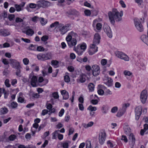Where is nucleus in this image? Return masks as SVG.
I'll list each match as a JSON object with an SVG mask.
<instances>
[{
	"label": "nucleus",
	"mask_w": 148,
	"mask_h": 148,
	"mask_svg": "<svg viewBox=\"0 0 148 148\" xmlns=\"http://www.w3.org/2000/svg\"><path fill=\"white\" fill-rule=\"evenodd\" d=\"M97 109L96 107L92 106L91 105H90L87 108V110L90 112L95 111Z\"/></svg>",
	"instance_id": "nucleus-37"
},
{
	"label": "nucleus",
	"mask_w": 148,
	"mask_h": 148,
	"mask_svg": "<svg viewBox=\"0 0 148 148\" xmlns=\"http://www.w3.org/2000/svg\"><path fill=\"white\" fill-rule=\"evenodd\" d=\"M96 45L94 44L90 45V48L88 51L89 55H92L98 51V47L96 46Z\"/></svg>",
	"instance_id": "nucleus-14"
},
{
	"label": "nucleus",
	"mask_w": 148,
	"mask_h": 148,
	"mask_svg": "<svg viewBox=\"0 0 148 148\" xmlns=\"http://www.w3.org/2000/svg\"><path fill=\"white\" fill-rule=\"evenodd\" d=\"M94 123L92 121L89 122L87 124H84L83 126L85 128H87L89 127H90L93 125Z\"/></svg>",
	"instance_id": "nucleus-32"
},
{
	"label": "nucleus",
	"mask_w": 148,
	"mask_h": 148,
	"mask_svg": "<svg viewBox=\"0 0 148 148\" xmlns=\"http://www.w3.org/2000/svg\"><path fill=\"white\" fill-rule=\"evenodd\" d=\"M10 34L9 30L5 29H0V36H6L10 35Z\"/></svg>",
	"instance_id": "nucleus-17"
},
{
	"label": "nucleus",
	"mask_w": 148,
	"mask_h": 148,
	"mask_svg": "<svg viewBox=\"0 0 148 148\" xmlns=\"http://www.w3.org/2000/svg\"><path fill=\"white\" fill-rule=\"evenodd\" d=\"M101 37L99 34L98 33H96L94 36L93 40V44L95 45H98L100 42Z\"/></svg>",
	"instance_id": "nucleus-15"
},
{
	"label": "nucleus",
	"mask_w": 148,
	"mask_h": 148,
	"mask_svg": "<svg viewBox=\"0 0 148 148\" xmlns=\"http://www.w3.org/2000/svg\"><path fill=\"white\" fill-rule=\"evenodd\" d=\"M18 106V103L15 101H13L10 104V106L13 108H16Z\"/></svg>",
	"instance_id": "nucleus-40"
},
{
	"label": "nucleus",
	"mask_w": 148,
	"mask_h": 148,
	"mask_svg": "<svg viewBox=\"0 0 148 148\" xmlns=\"http://www.w3.org/2000/svg\"><path fill=\"white\" fill-rule=\"evenodd\" d=\"M67 13L69 15H73L75 17L77 16L79 14V12L74 9L69 10L67 12Z\"/></svg>",
	"instance_id": "nucleus-19"
},
{
	"label": "nucleus",
	"mask_w": 148,
	"mask_h": 148,
	"mask_svg": "<svg viewBox=\"0 0 148 148\" xmlns=\"http://www.w3.org/2000/svg\"><path fill=\"white\" fill-rule=\"evenodd\" d=\"M21 68H19L16 69V74L17 76L19 77H21Z\"/></svg>",
	"instance_id": "nucleus-44"
},
{
	"label": "nucleus",
	"mask_w": 148,
	"mask_h": 148,
	"mask_svg": "<svg viewBox=\"0 0 148 148\" xmlns=\"http://www.w3.org/2000/svg\"><path fill=\"white\" fill-rule=\"evenodd\" d=\"M102 25L101 23H97L96 25V28L98 31H100L102 28Z\"/></svg>",
	"instance_id": "nucleus-42"
},
{
	"label": "nucleus",
	"mask_w": 148,
	"mask_h": 148,
	"mask_svg": "<svg viewBox=\"0 0 148 148\" xmlns=\"http://www.w3.org/2000/svg\"><path fill=\"white\" fill-rule=\"evenodd\" d=\"M10 81L8 79H5V86L8 88L10 87L11 85L10 84Z\"/></svg>",
	"instance_id": "nucleus-50"
},
{
	"label": "nucleus",
	"mask_w": 148,
	"mask_h": 148,
	"mask_svg": "<svg viewBox=\"0 0 148 148\" xmlns=\"http://www.w3.org/2000/svg\"><path fill=\"white\" fill-rule=\"evenodd\" d=\"M23 21V19L19 17H16V18L15 22L17 23L22 22Z\"/></svg>",
	"instance_id": "nucleus-62"
},
{
	"label": "nucleus",
	"mask_w": 148,
	"mask_h": 148,
	"mask_svg": "<svg viewBox=\"0 0 148 148\" xmlns=\"http://www.w3.org/2000/svg\"><path fill=\"white\" fill-rule=\"evenodd\" d=\"M59 130H56L52 134V139H56L57 138V136L59 134Z\"/></svg>",
	"instance_id": "nucleus-29"
},
{
	"label": "nucleus",
	"mask_w": 148,
	"mask_h": 148,
	"mask_svg": "<svg viewBox=\"0 0 148 148\" xmlns=\"http://www.w3.org/2000/svg\"><path fill=\"white\" fill-rule=\"evenodd\" d=\"M142 107L141 106L137 107L135 110V119L137 121L138 120L142 113Z\"/></svg>",
	"instance_id": "nucleus-9"
},
{
	"label": "nucleus",
	"mask_w": 148,
	"mask_h": 148,
	"mask_svg": "<svg viewBox=\"0 0 148 148\" xmlns=\"http://www.w3.org/2000/svg\"><path fill=\"white\" fill-rule=\"evenodd\" d=\"M52 55L50 52L44 53H40L37 55V57L39 60L44 61L50 60L52 58Z\"/></svg>",
	"instance_id": "nucleus-3"
},
{
	"label": "nucleus",
	"mask_w": 148,
	"mask_h": 148,
	"mask_svg": "<svg viewBox=\"0 0 148 148\" xmlns=\"http://www.w3.org/2000/svg\"><path fill=\"white\" fill-rule=\"evenodd\" d=\"M77 47L80 48V49H82L85 51L86 48V45L85 43H82V44H79L77 45Z\"/></svg>",
	"instance_id": "nucleus-26"
},
{
	"label": "nucleus",
	"mask_w": 148,
	"mask_h": 148,
	"mask_svg": "<svg viewBox=\"0 0 148 148\" xmlns=\"http://www.w3.org/2000/svg\"><path fill=\"white\" fill-rule=\"evenodd\" d=\"M61 93L63 96V99L66 100L68 99L69 97V95L68 92L65 90H62Z\"/></svg>",
	"instance_id": "nucleus-22"
},
{
	"label": "nucleus",
	"mask_w": 148,
	"mask_h": 148,
	"mask_svg": "<svg viewBox=\"0 0 148 148\" xmlns=\"http://www.w3.org/2000/svg\"><path fill=\"white\" fill-rule=\"evenodd\" d=\"M129 139L131 140L132 143L133 144H134L135 141V138L134 135L133 133H131L129 137Z\"/></svg>",
	"instance_id": "nucleus-30"
},
{
	"label": "nucleus",
	"mask_w": 148,
	"mask_h": 148,
	"mask_svg": "<svg viewBox=\"0 0 148 148\" xmlns=\"http://www.w3.org/2000/svg\"><path fill=\"white\" fill-rule=\"evenodd\" d=\"M118 108L116 106H115L112 108L111 110V112L112 113H114L116 112L118 110Z\"/></svg>",
	"instance_id": "nucleus-59"
},
{
	"label": "nucleus",
	"mask_w": 148,
	"mask_h": 148,
	"mask_svg": "<svg viewBox=\"0 0 148 148\" xmlns=\"http://www.w3.org/2000/svg\"><path fill=\"white\" fill-rule=\"evenodd\" d=\"M107 145L108 146V147H110V148H112L114 147L113 143L111 142V141L110 140H109L107 141Z\"/></svg>",
	"instance_id": "nucleus-54"
},
{
	"label": "nucleus",
	"mask_w": 148,
	"mask_h": 148,
	"mask_svg": "<svg viewBox=\"0 0 148 148\" xmlns=\"http://www.w3.org/2000/svg\"><path fill=\"white\" fill-rule=\"evenodd\" d=\"M113 80L111 78H108L107 81L105 84L108 86H111L112 85Z\"/></svg>",
	"instance_id": "nucleus-31"
},
{
	"label": "nucleus",
	"mask_w": 148,
	"mask_h": 148,
	"mask_svg": "<svg viewBox=\"0 0 148 148\" xmlns=\"http://www.w3.org/2000/svg\"><path fill=\"white\" fill-rule=\"evenodd\" d=\"M134 20L136 28L139 32H142L143 30V27L139 20L135 18H134Z\"/></svg>",
	"instance_id": "nucleus-6"
},
{
	"label": "nucleus",
	"mask_w": 148,
	"mask_h": 148,
	"mask_svg": "<svg viewBox=\"0 0 148 148\" xmlns=\"http://www.w3.org/2000/svg\"><path fill=\"white\" fill-rule=\"evenodd\" d=\"M29 28V27H25V29L26 30L23 31V32L27 35L31 36L34 34V32L33 29Z\"/></svg>",
	"instance_id": "nucleus-16"
},
{
	"label": "nucleus",
	"mask_w": 148,
	"mask_h": 148,
	"mask_svg": "<svg viewBox=\"0 0 148 148\" xmlns=\"http://www.w3.org/2000/svg\"><path fill=\"white\" fill-rule=\"evenodd\" d=\"M61 146L63 148H68L69 146V143L67 142H64L62 144Z\"/></svg>",
	"instance_id": "nucleus-52"
},
{
	"label": "nucleus",
	"mask_w": 148,
	"mask_h": 148,
	"mask_svg": "<svg viewBox=\"0 0 148 148\" xmlns=\"http://www.w3.org/2000/svg\"><path fill=\"white\" fill-rule=\"evenodd\" d=\"M47 108L50 110L52 108V105L50 103H47L46 105Z\"/></svg>",
	"instance_id": "nucleus-61"
},
{
	"label": "nucleus",
	"mask_w": 148,
	"mask_h": 148,
	"mask_svg": "<svg viewBox=\"0 0 148 148\" xmlns=\"http://www.w3.org/2000/svg\"><path fill=\"white\" fill-rule=\"evenodd\" d=\"M37 6V4H36L34 3H30L29 5V7L30 8H36Z\"/></svg>",
	"instance_id": "nucleus-60"
},
{
	"label": "nucleus",
	"mask_w": 148,
	"mask_h": 148,
	"mask_svg": "<svg viewBox=\"0 0 148 148\" xmlns=\"http://www.w3.org/2000/svg\"><path fill=\"white\" fill-rule=\"evenodd\" d=\"M107 62V60L105 59H102L101 61V64L103 66H104L106 65Z\"/></svg>",
	"instance_id": "nucleus-56"
},
{
	"label": "nucleus",
	"mask_w": 148,
	"mask_h": 148,
	"mask_svg": "<svg viewBox=\"0 0 148 148\" xmlns=\"http://www.w3.org/2000/svg\"><path fill=\"white\" fill-rule=\"evenodd\" d=\"M88 88L90 92H92L94 90L95 85L93 83H91L88 84Z\"/></svg>",
	"instance_id": "nucleus-27"
},
{
	"label": "nucleus",
	"mask_w": 148,
	"mask_h": 148,
	"mask_svg": "<svg viewBox=\"0 0 148 148\" xmlns=\"http://www.w3.org/2000/svg\"><path fill=\"white\" fill-rule=\"evenodd\" d=\"M36 50L38 51H44L45 48L41 46H37Z\"/></svg>",
	"instance_id": "nucleus-46"
},
{
	"label": "nucleus",
	"mask_w": 148,
	"mask_h": 148,
	"mask_svg": "<svg viewBox=\"0 0 148 148\" xmlns=\"http://www.w3.org/2000/svg\"><path fill=\"white\" fill-rule=\"evenodd\" d=\"M37 46L36 45H34L33 44H31L29 47L28 48L30 50L36 51Z\"/></svg>",
	"instance_id": "nucleus-36"
},
{
	"label": "nucleus",
	"mask_w": 148,
	"mask_h": 148,
	"mask_svg": "<svg viewBox=\"0 0 148 148\" xmlns=\"http://www.w3.org/2000/svg\"><path fill=\"white\" fill-rule=\"evenodd\" d=\"M77 36V34L73 31H71L68 33L66 37V40L69 48L75 47L77 42L76 38Z\"/></svg>",
	"instance_id": "nucleus-2"
},
{
	"label": "nucleus",
	"mask_w": 148,
	"mask_h": 148,
	"mask_svg": "<svg viewBox=\"0 0 148 148\" xmlns=\"http://www.w3.org/2000/svg\"><path fill=\"white\" fill-rule=\"evenodd\" d=\"M49 37L47 35H44L41 38V40L42 41L45 42V44H46L47 43V41Z\"/></svg>",
	"instance_id": "nucleus-35"
},
{
	"label": "nucleus",
	"mask_w": 148,
	"mask_h": 148,
	"mask_svg": "<svg viewBox=\"0 0 148 148\" xmlns=\"http://www.w3.org/2000/svg\"><path fill=\"white\" fill-rule=\"evenodd\" d=\"M15 18L14 14H10L8 16V18L10 21H12L14 20Z\"/></svg>",
	"instance_id": "nucleus-57"
},
{
	"label": "nucleus",
	"mask_w": 148,
	"mask_h": 148,
	"mask_svg": "<svg viewBox=\"0 0 148 148\" xmlns=\"http://www.w3.org/2000/svg\"><path fill=\"white\" fill-rule=\"evenodd\" d=\"M64 112V110L63 108H62L61 109L59 112L58 115L60 117H62L63 115Z\"/></svg>",
	"instance_id": "nucleus-58"
},
{
	"label": "nucleus",
	"mask_w": 148,
	"mask_h": 148,
	"mask_svg": "<svg viewBox=\"0 0 148 148\" xmlns=\"http://www.w3.org/2000/svg\"><path fill=\"white\" fill-rule=\"evenodd\" d=\"M130 105L129 103H124L123 104L122 106V109L121 110L125 112L127 108V107H129Z\"/></svg>",
	"instance_id": "nucleus-33"
},
{
	"label": "nucleus",
	"mask_w": 148,
	"mask_h": 148,
	"mask_svg": "<svg viewBox=\"0 0 148 148\" xmlns=\"http://www.w3.org/2000/svg\"><path fill=\"white\" fill-rule=\"evenodd\" d=\"M43 81L44 82H45V83L43 84H42L40 85V86H42L46 85L48 83V80L47 79H44L43 77L42 76H40L38 77V82L39 83H41Z\"/></svg>",
	"instance_id": "nucleus-21"
},
{
	"label": "nucleus",
	"mask_w": 148,
	"mask_h": 148,
	"mask_svg": "<svg viewBox=\"0 0 148 148\" xmlns=\"http://www.w3.org/2000/svg\"><path fill=\"white\" fill-rule=\"evenodd\" d=\"M84 13L86 16H89L91 15V12L90 10L88 9H86L84 10Z\"/></svg>",
	"instance_id": "nucleus-47"
},
{
	"label": "nucleus",
	"mask_w": 148,
	"mask_h": 148,
	"mask_svg": "<svg viewBox=\"0 0 148 148\" xmlns=\"http://www.w3.org/2000/svg\"><path fill=\"white\" fill-rule=\"evenodd\" d=\"M39 18L37 16H35L32 18V21L34 22H36L38 20V19H39Z\"/></svg>",
	"instance_id": "nucleus-63"
},
{
	"label": "nucleus",
	"mask_w": 148,
	"mask_h": 148,
	"mask_svg": "<svg viewBox=\"0 0 148 148\" xmlns=\"http://www.w3.org/2000/svg\"><path fill=\"white\" fill-rule=\"evenodd\" d=\"M17 101L18 102L21 103H25L26 102V100L25 99L20 96L18 98Z\"/></svg>",
	"instance_id": "nucleus-34"
},
{
	"label": "nucleus",
	"mask_w": 148,
	"mask_h": 148,
	"mask_svg": "<svg viewBox=\"0 0 148 148\" xmlns=\"http://www.w3.org/2000/svg\"><path fill=\"white\" fill-rule=\"evenodd\" d=\"M104 31L106 32L107 36L110 38L112 37V34L110 27L109 26L106 27L104 29Z\"/></svg>",
	"instance_id": "nucleus-18"
},
{
	"label": "nucleus",
	"mask_w": 148,
	"mask_h": 148,
	"mask_svg": "<svg viewBox=\"0 0 148 148\" xmlns=\"http://www.w3.org/2000/svg\"><path fill=\"white\" fill-rule=\"evenodd\" d=\"M52 95L53 97L55 99H57L59 97V96L57 92H55L53 93Z\"/></svg>",
	"instance_id": "nucleus-55"
},
{
	"label": "nucleus",
	"mask_w": 148,
	"mask_h": 148,
	"mask_svg": "<svg viewBox=\"0 0 148 148\" xmlns=\"http://www.w3.org/2000/svg\"><path fill=\"white\" fill-rule=\"evenodd\" d=\"M23 64L25 65H27L29 63V59L26 58H24L23 59Z\"/></svg>",
	"instance_id": "nucleus-51"
},
{
	"label": "nucleus",
	"mask_w": 148,
	"mask_h": 148,
	"mask_svg": "<svg viewBox=\"0 0 148 148\" xmlns=\"http://www.w3.org/2000/svg\"><path fill=\"white\" fill-rule=\"evenodd\" d=\"M106 138V134L104 130H102L99 133V142L101 145L104 143Z\"/></svg>",
	"instance_id": "nucleus-5"
},
{
	"label": "nucleus",
	"mask_w": 148,
	"mask_h": 148,
	"mask_svg": "<svg viewBox=\"0 0 148 148\" xmlns=\"http://www.w3.org/2000/svg\"><path fill=\"white\" fill-rule=\"evenodd\" d=\"M17 138V136L15 134H12L10 135L8 138L6 139V141L9 142V141H13L15 140Z\"/></svg>",
	"instance_id": "nucleus-24"
},
{
	"label": "nucleus",
	"mask_w": 148,
	"mask_h": 148,
	"mask_svg": "<svg viewBox=\"0 0 148 148\" xmlns=\"http://www.w3.org/2000/svg\"><path fill=\"white\" fill-rule=\"evenodd\" d=\"M77 61L79 62H81L82 61L83 62H87L88 60V58L86 57H85L84 58L82 59H80L79 58H77Z\"/></svg>",
	"instance_id": "nucleus-48"
},
{
	"label": "nucleus",
	"mask_w": 148,
	"mask_h": 148,
	"mask_svg": "<svg viewBox=\"0 0 148 148\" xmlns=\"http://www.w3.org/2000/svg\"><path fill=\"white\" fill-rule=\"evenodd\" d=\"M67 69L70 72H72L74 71V68L72 66H69L67 68Z\"/></svg>",
	"instance_id": "nucleus-64"
},
{
	"label": "nucleus",
	"mask_w": 148,
	"mask_h": 148,
	"mask_svg": "<svg viewBox=\"0 0 148 148\" xmlns=\"http://www.w3.org/2000/svg\"><path fill=\"white\" fill-rule=\"evenodd\" d=\"M7 14L6 12H4L3 13H1L0 14V18H7Z\"/></svg>",
	"instance_id": "nucleus-43"
},
{
	"label": "nucleus",
	"mask_w": 148,
	"mask_h": 148,
	"mask_svg": "<svg viewBox=\"0 0 148 148\" xmlns=\"http://www.w3.org/2000/svg\"><path fill=\"white\" fill-rule=\"evenodd\" d=\"M115 53L116 56L118 58L125 61H129V59L128 57L123 53L119 51H116Z\"/></svg>",
	"instance_id": "nucleus-8"
},
{
	"label": "nucleus",
	"mask_w": 148,
	"mask_h": 148,
	"mask_svg": "<svg viewBox=\"0 0 148 148\" xmlns=\"http://www.w3.org/2000/svg\"><path fill=\"white\" fill-rule=\"evenodd\" d=\"M84 75L83 74L81 75H80L79 80L80 82L84 83L86 81Z\"/></svg>",
	"instance_id": "nucleus-39"
},
{
	"label": "nucleus",
	"mask_w": 148,
	"mask_h": 148,
	"mask_svg": "<svg viewBox=\"0 0 148 148\" xmlns=\"http://www.w3.org/2000/svg\"><path fill=\"white\" fill-rule=\"evenodd\" d=\"M92 73L93 76H97L98 75L100 72V68L99 66L96 64L92 66Z\"/></svg>",
	"instance_id": "nucleus-13"
},
{
	"label": "nucleus",
	"mask_w": 148,
	"mask_h": 148,
	"mask_svg": "<svg viewBox=\"0 0 148 148\" xmlns=\"http://www.w3.org/2000/svg\"><path fill=\"white\" fill-rule=\"evenodd\" d=\"M71 26V24L68 23L64 25V24L60 23L58 26V29L60 32L61 34L64 35L70 30L69 28Z\"/></svg>",
	"instance_id": "nucleus-4"
},
{
	"label": "nucleus",
	"mask_w": 148,
	"mask_h": 148,
	"mask_svg": "<svg viewBox=\"0 0 148 148\" xmlns=\"http://www.w3.org/2000/svg\"><path fill=\"white\" fill-rule=\"evenodd\" d=\"M12 67L15 69L21 68L20 63L17 60L11 59L10 60Z\"/></svg>",
	"instance_id": "nucleus-7"
},
{
	"label": "nucleus",
	"mask_w": 148,
	"mask_h": 148,
	"mask_svg": "<svg viewBox=\"0 0 148 148\" xmlns=\"http://www.w3.org/2000/svg\"><path fill=\"white\" fill-rule=\"evenodd\" d=\"M15 7L16 8V11L17 12H19L21 10V7L19 5L17 4H15Z\"/></svg>",
	"instance_id": "nucleus-53"
},
{
	"label": "nucleus",
	"mask_w": 148,
	"mask_h": 148,
	"mask_svg": "<svg viewBox=\"0 0 148 148\" xmlns=\"http://www.w3.org/2000/svg\"><path fill=\"white\" fill-rule=\"evenodd\" d=\"M49 5V3L48 1L44 0H40L37 2V6L38 8H45L48 7Z\"/></svg>",
	"instance_id": "nucleus-10"
},
{
	"label": "nucleus",
	"mask_w": 148,
	"mask_h": 148,
	"mask_svg": "<svg viewBox=\"0 0 148 148\" xmlns=\"http://www.w3.org/2000/svg\"><path fill=\"white\" fill-rule=\"evenodd\" d=\"M64 81L66 83H69L70 81V78L69 75H66L64 76Z\"/></svg>",
	"instance_id": "nucleus-41"
},
{
	"label": "nucleus",
	"mask_w": 148,
	"mask_h": 148,
	"mask_svg": "<svg viewBox=\"0 0 148 148\" xmlns=\"http://www.w3.org/2000/svg\"><path fill=\"white\" fill-rule=\"evenodd\" d=\"M29 78H31L30 84L33 87H36L37 86L38 78L36 76L32 75L30 74L29 75Z\"/></svg>",
	"instance_id": "nucleus-12"
},
{
	"label": "nucleus",
	"mask_w": 148,
	"mask_h": 148,
	"mask_svg": "<svg viewBox=\"0 0 148 148\" xmlns=\"http://www.w3.org/2000/svg\"><path fill=\"white\" fill-rule=\"evenodd\" d=\"M108 16L109 20L111 23L114 25L115 23V20L116 21H119L121 20V17L123 16L122 11L119 13L116 8L113 9L112 12H108Z\"/></svg>",
	"instance_id": "nucleus-1"
},
{
	"label": "nucleus",
	"mask_w": 148,
	"mask_h": 148,
	"mask_svg": "<svg viewBox=\"0 0 148 148\" xmlns=\"http://www.w3.org/2000/svg\"><path fill=\"white\" fill-rule=\"evenodd\" d=\"M73 50L79 56L82 55L84 51V50H82V49H80V48L79 47H78L77 46L76 47H74L73 48Z\"/></svg>",
	"instance_id": "nucleus-20"
},
{
	"label": "nucleus",
	"mask_w": 148,
	"mask_h": 148,
	"mask_svg": "<svg viewBox=\"0 0 148 148\" xmlns=\"http://www.w3.org/2000/svg\"><path fill=\"white\" fill-rule=\"evenodd\" d=\"M39 21L42 26L45 25L47 22V19H45L44 18L42 17L39 18Z\"/></svg>",
	"instance_id": "nucleus-28"
},
{
	"label": "nucleus",
	"mask_w": 148,
	"mask_h": 148,
	"mask_svg": "<svg viewBox=\"0 0 148 148\" xmlns=\"http://www.w3.org/2000/svg\"><path fill=\"white\" fill-rule=\"evenodd\" d=\"M8 112V109L5 107L2 108L0 109V112L1 114H5Z\"/></svg>",
	"instance_id": "nucleus-25"
},
{
	"label": "nucleus",
	"mask_w": 148,
	"mask_h": 148,
	"mask_svg": "<svg viewBox=\"0 0 148 148\" xmlns=\"http://www.w3.org/2000/svg\"><path fill=\"white\" fill-rule=\"evenodd\" d=\"M60 23L58 21H56L53 23H52L50 25V27L51 28L54 27H57L59 26Z\"/></svg>",
	"instance_id": "nucleus-38"
},
{
	"label": "nucleus",
	"mask_w": 148,
	"mask_h": 148,
	"mask_svg": "<svg viewBox=\"0 0 148 148\" xmlns=\"http://www.w3.org/2000/svg\"><path fill=\"white\" fill-rule=\"evenodd\" d=\"M39 97V95L37 93H33L31 95V97L32 99L38 98Z\"/></svg>",
	"instance_id": "nucleus-49"
},
{
	"label": "nucleus",
	"mask_w": 148,
	"mask_h": 148,
	"mask_svg": "<svg viewBox=\"0 0 148 148\" xmlns=\"http://www.w3.org/2000/svg\"><path fill=\"white\" fill-rule=\"evenodd\" d=\"M147 97V91L144 90L141 92L140 95V99L142 103L144 104L145 103Z\"/></svg>",
	"instance_id": "nucleus-11"
},
{
	"label": "nucleus",
	"mask_w": 148,
	"mask_h": 148,
	"mask_svg": "<svg viewBox=\"0 0 148 148\" xmlns=\"http://www.w3.org/2000/svg\"><path fill=\"white\" fill-rule=\"evenodd\" d=\"M59 63V62L57 60H52L51 61V65L52 66H57V67H58L57 66L58 65Z\"/></svg>",
	"instance_id": "nucleus-45"
},
{
	"label": "nucleus",
	"mask_w": 148,
	"mask_h": 148,
	"mask_svg": "<svg viewBox=\"0 0 148 148\" xmlns=\"http://www.w3.org/2000/svg\"><path fill=\"white\" fill-rule=\"evenodd\" d=\"M103 87V86L101 85H99L98 86V90L97 92L98 94L99 95H102L104 93V90L101 89Z\"/></svg>",
	"instance_id": "nucleus-23"
}]
</instances>
